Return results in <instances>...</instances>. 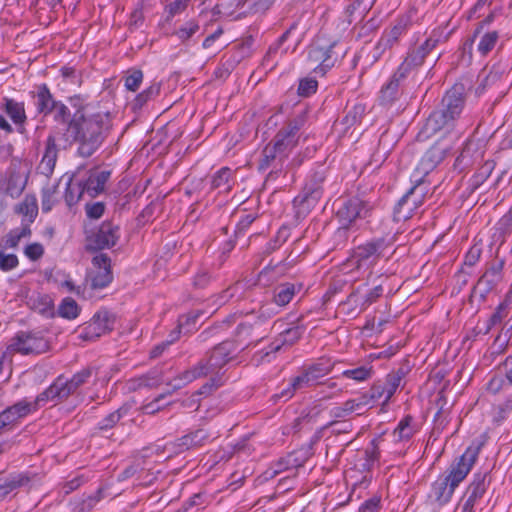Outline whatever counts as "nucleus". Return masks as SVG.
I'll use <instances>...</instances> for the list:
<instances>
[{
  "label": "nucleus",
  "mask_w": 512,
  "mask_h": 512,
  "mask_svg": "<svg viewBox=\"0 0 512 512\" xmlns=\"http://www.w3.org/2000/svg\"><path fill=\"white\" fill-rule=\"evenodd\" d=\"M126 412V409H119L115 412L110 413L107 417H105L100 423L99 427L101 430H108L112 428L119 420L122 418L123 413Z\"/></svg>",
  "instance_id": "nucleus-51"
},
{
  "label": "nucleus",
  "mask_w": 512,
  "mask_h": 512,
  "mask_svg": "<svg viewBox=\"0 0 512 512\" xmlns=\"http://www.w3.org/2000/svg\"><path fill=\"white\" fill-rule=\"evenodd\" d=\"M452 148L451 140L437 141L421 158L411 175L412 183H419L434 170L447 156Z\"/></svg>",
  "instance_id": "nucleus-6"
},
{
  "label": "nucleus",
  "mask_w": 512,
  "mask_h": 512,
  "mask_svg": "<svg viewBox=\"0 0 512 512\" xmlns=\"http://www.w3.org/2000/svg\"><path fill=\"white\" fill-rule=\"evenodd\" d=\"M295 294V286L290 283L283 284L279 287L278 292L275 295V302L284 306L288 304Z\"/></svg>",
  "instance_id": "nucleus-39"
},
{
  "label": "nucleus",
  "mask_w": 512,
  "mask_h": 512,
  "mask_svg": "<svg viewBox=\"0 0 512 512\" xmlns=\"http://www.w3.org/2000/svg\"><path fill=\"white\" fill-rule=\"evenodd\" d=\"M495 229L500 237H506L512 232V206L506 214H504L495 225Z\"/></svg>",
  "instance_id": "nucleus-40"
},
{
  "label": "nucleus",
  "mask_w": 512,
  "mask_h": 512,
  "mask_svg": "<svg viewBox=\"0 0 512 512\" xmlns=\"http://www.w3.org/2000/svg\"><path fill=\"white\" fill-rule=\"evenodd\" d=\"M334 44L326 43L322 39H317L308 50V62L310 68L320 75H324L326 71L333 66L331 59V50Z\"/></svg>",
  "instance_id": "nucleus-9"
},
{
  "label": "nucleus",
  "mask_w": 512,
  "mask_h": 512,
  "mask_svg": "<svg viewBox=\"0 0 512 512\" xmlns=\"http://www.w3.org/2000/svg\"><path fill=\"white\" fill-rule=\"evenodd\" d=\"M315 383H316V381L314 379H311V375L305 369L300 375L294 377L290 381V386H293L294 389L301 390V389L309 387Z\"/></svg>",
  "instance_id": "nucleus-45"
},
{
  "label": "nucleus",
  "mask_w": 512,
  "mask_h": 512,
  "mask_svg": "<svg viewBox=\"0 0 512 512\" xmlns=\"http://www.w3.org/2000/svg\"><path fill=\"white\" fill-rule=\"evenodd\" d=\"M90 376L91 370L83 369L74 374L71 379L58 377L53 384L37 397L36 401L37 403H42L63 400L75 392Z\"/></svg>",
  "instance_id": "nucleus-5"
},
{
  "label": "nucleus",
  "mask_w": 512,
  "mask_h": 512,
  "mask_svg": "<svg viewBox=\"0 0 512 512\" xmlns=\"http://www.w3.org/2000/svg\"><path fill=\"white\" fill-rule=\"evenodd\" d=\"M463 106L464 99L461 89L453 88L448 91L442 99L441 106L432 112L426 120L419 137L429 138L440 131H443L444 134L451 132L462 113Z\"/></svg>",
  "instance_id": "nucleus-3"
},
{
  "label": "nucleus",
  "mask_w": 512,
  "mask_h": 512,
  "mask_svg": "<svg viewBox=\"0 0 512 512\" xmlns=\"http://www.w3.org/2000/svg\"><path fill=\"white\" fill-rule=\"evenodd\" d=\"M54 117L57 121H65L69 116V109L62 102L55 101L53 106Z\"/></svg>",
  "instance_id": "nucleus-59"
},
{
  "label": "nucleus",
  "mask_w": 512,
  "mask_h": 512,
  "mask_svg": "<svg viewBox=\"0 0 512 512\" xmlns=\"http://www.w3.org/2000/svg\"><path fill=\"white\" fill-rule=\"evenodd\" d=\"M442 32L439 30H433L431 35L425 40V42L418 47L421 52H425L427 56L440 42Z\"/></svg>",
  "instance_id": "nucleus-46"
},
{
  "label": "nucleus",
  "mask_w": 512,
  "mask_h": 512,
  "mask_svg": "<svg viewBox=\"0 0 512 512\" xmlns=\"http://www.w3.org/2000/svg\"><path fill=\"white\" fill-rule=\"evenodd\" d=\"M236 350L237 348L232 342H222L213 349L206 364L200 365L194 370L185 371L178 378H175L171 383H169V385L174 390L180 389L182 386L192 382L197 377L217 372L233 357Z\"/></svg>",
  "instance_id": "nucleus-4"
},
{
  "label": "nucleus",
  "mask_w": 512,
  "mask_h": 512,
  "mask_svg": "<svg viewBox=\"0 0 512 512\" xmlns=\"http://www.w3.org/2000/svg\"><path fill=\"white\" fill-rule=\"evenodd\" d=\"M392 238L388 240L385 238L371 239L366 243L359 245L356 256H380L382 254H393L395 250L392 249Z\"/></svg>",
  "instance_id": "nucleus-17"
},
{
  "label": "nucleus",
  "mask_w": 512,
  "mask_h": 512,
  "mask_svg": "<svg viewBox=\"0 0 512 512\" xmlns=\"http://www.w3.org/2000/svg\"><path fill=\"white\" fill-rule=\"evenodd\" d=\"M388 389L385 384H376L374 385L370 393L367 394L368 401L370 402V406L373 407L376 402H382L383 405L387 404L393 395H387Z\"/></svg>",
  "instance_id": "nucleus-30"
},
{
  "label": "nucleus",
  "mask_w": 512,
  "mask_h": 512,
  "mask_svg": "<svg viewBox=\"0 0 512 512\" xmlns=\"http://www.w3.org/2000/svg\"><path fill=\"white\" fill-rule=\"evenodd\" d=\"M113 279L110 258H92L91 266L88 268L87 280L95 289L108 286Z\"/></svg>",
  "instance_id": "nucleus-12"
},
{
  "label": "nucleus",
  "mask_w": 512,
  "mask_h": 512,
  "mask_svg": "<svg viewBox=\"0 0 512 512\" xmlns=\"http://www.w3.org/2000/svg\"><path fill=\"white\" fill-rule=\"evenodd\" d=\"M401 382V377L398 375H389L387 377L386 382L384 383L386 388L388 389L387 395H394L397 391Z\"/></svg>",
  "instance_id": "nucleus-61"
},
{
  "label": "nucleus",
  "mask_w": 512,
  "mask_h": 512,
  "mask_svg": "<svg viewBox=\"0 0 512 512\" xmlns=\"http://www.w3.org/2000/svg\"><path fill=\"white\" fill-rule=\"evenodd\" d=\"M6 113L15 124H22L26 118L22 103L13 100H6Z\"/></svg>",
  "instance_id": "nucleus-32"
},
{
  "label": "nucleus",
  "mask_w": 512,
  "mask_h": 512,
  "mask_svg": "<svg viewBox=\"0 0 512 512\" xmlns=\"http://www.w3.org/2000/svg\"><path fill=\"white\" fill-rule=\"evenodd\" d=\"M86 195L84 186L82 184L80 174L77 173L68 178L66 182L65 201L68 206H72L79 202V200Z\"/></svg>",
  "instance_id": "nucleus-19"
},
{
  "label": "nucleus",
  "mask_w": 512,
  "mask_h": 512,
  "mask_svg": "<svg viewBox=\"0 0 512 512\" xmlns=\"http://www.w3.org/2000/svg\"><path fill=\"white\" fill-rule=\"evenodd\" d=\"M118 236V227L105 222L98 232L89 239L88 247L94 250L110 248L115 245Z\"/></svg>",
  "instance_id": "nucleus-16"
},
{
  "label": "nucleus",
  "mask_w": 512,
  "mask_h": 512,
  "mask_svg": "<svg viewBox=\"0 0 512 512\" xmlns=\"http://www.w3.org/2000/svg\"><path fill=\"white\" fill-rule=\"evenodd\" d=\"M110 175V171L99 169L90 170L83 176L80 175L86 195L94 198L102 193Z\"/></svg>",
  "instance_id": "nucleus-14"
},
{
  "label": "nucleus",
  "mask_w": 512,
  "mask_h": 512,
  "mask_svg": "<svg viewBox=\"0 0 512 512\" xmlns=\"http://www.w3.org/2000/svg\"><path fill=\"white\" fill-rule=\"evenodd\" d=\"M159 92H160V84L153 83L146 90H144L137 96L136 101L139 105H143L150 98L157 96L159 94Z\"/></svg>",
  "instance_id": "nucleus-53"
},
{
  "label": "nucleus",
  "mask_w": 512,
  "mask_h": 512,
  "mask_svg": "<svg viewBox=\"0 0 512 512\" xmlns=\"http://www.w3.org/2000/svg\"><path fill=\"white\" fill-rule=\"evenodd\" d=\"M364 2V0H356L354 1L351 5L347 6L346 8V13L348 14V17H349V22H352V19L351 17L353 16L354 12L356 10H359L358 11V16L359 18H362L363 15H364V12L368 9V6L369 4H365L362 8H361V5L362 3Z\"/></svg>",
  "instance_id": "nucleus-57"
},
{
  "label": "nucleus",
  "mask_w": 512,
  "mask_h": 512,
  "mask_svg": "<svg viewBox=\"0 0 512 512\" xmlns=\"http://www.w3.org/2000/svg\"><path fill=\"white\" fill-rule=\"evenodd\" d=\"M34 99L39 113L44 115L52 113L55 100L45 84L36 88Z\"/></svg>",
  "instance_id": "nucleus-21"
},
{
  "label": "nucleus",
  "mask_w": 512,
  "mask_h": 512,
  "mask_svg": "<svg viewBox=\"0 0 512 512\" xmlns=\"http://www.w3.org/2000/svg\"><path fill=\"white\" fill-rule=\"evenodd\" d=\"M442 32L439 30H433L431 35L425 40V42L418 47L421 52H425L427 56L440 42Z\"/></svg>",
  "instance_id": "nucleus-47"
},
{
  "label": "nucleus",
  "mask_w": 512,
  "mask_h": 512,
  "mask_svg": "<svg viewBox=\"0 0 512 512\" xmlns=\"http://www.w3.org/2000/svg\"><path fill=\"white\" fill-rule=\"evenodd\" d=\"M499 35L496 31L486 32L478 43V51L482 55L488 54L496 45Z\"/></svg>",
  "instance_id": "nucleus-35"
},
{
  "label": "nucleus",
  "mask_w": 512,
  "mask_h": 512,
  "mask_svg": "<svg viewBox=\"0 0 512 512\" xmlns=\"http://www.w3.org/2000/svg\"><path fill=\"white\" fill-rule=\"evenodd\" d=\"M365 213V206L363 202L358 198L348 199L343 202L342 206L338 209V217L341 226L335 233V237L342 240H347L348 227L357 219L363 216Z\"/></svg>",
  "instance_id": "nucleus-8"
},
{
  "label": "nucleus",
  "mask_w": 512,
  "mask_h": 512,
  "mask_svg": "<svg viewBox=\"0 0 512 512\" xmlns=\"http://www.w3.org/2000/svg\"><path fill=\"white\" fill-rule=\"evenodd\" d=\"M186 7L187 0H174L167 5L166 10L170 17H174L175 15L183 12Z\"/></svg>",
  "instance_id": "nucleus-58"
},
{
  "label": "nucleus",
  "mask_w": 512,
  "mask_h": 512,
  "mask_svg": "<svg viewBox=\"0 0 512 512\" xmlns=\"http://www.w3.org/2000/svg\"><path fill=\"white\" fill-rule=\"evenodd\" d=\"M32 410V405L24 402H19L12 407L2 411V427L7 424H10L21 418L26 416Z\"/></svg>",
  "instance_id": "nucleus-25"
},
{
  "label": "nucleus",
  "mask_w": 512,
  "mask_h": 512,
  "mask_svg": "<svg viewBox=\"0 0 512 512\" xmlns=\"http://www.w3.org/2000/svg\"><path fill=\"white\" fill-rule=\"evenodd\" d=\"M30 234V229L27 225H21L11 231L6 238V247L14 248L17 246L21 238L27 237Z\"/></svg>",
  "instance_id": "nucleus-42"
},
{
  "label": "nucleus",
  "mask_w": 512,
  "mask_h": 512,
  "mask_svg": "<svg viewBox=\"0 0 512 512\" xmlns=\"http://www.w3.org/2000/svg\"><path fill=\"white\" fill-rule=\"evenodd\" d=\"M318 83L313 78H304L300 81L298 87V93L301 96H310L317 90Z\"/></svg>",
  "instance_id": "nucleus-49"
},
{
  "label": "nucleus",
  "mask_w": 512,
  "mask_h": 512,
  "mask_svg": "<svg viewBox=\"0 0 512 512\" xmlns=\"http://www.w3.org/2000/svg\"><path fill=\"white\" fill-rule=\"evenodd\" d=\"M417 427L411 416H406L399 421L397 427L393 432L394 440L397 442L409 441L416 433Z\"/></svg>",
  "instance_id": "nucleus-24"
},
{
  "label": "nucleus",
  "mask_w": 512,
  "mask_h": 512,
  "mask_svg": "<svg viewBox=\"0 0 512 512\" xmlns=\"http://www.w3.org/2000/svg\"><path fill=\"white\" fill-rule=\"evenodd\" d=\"M27 177V165L21 161L13 162L7 171V194L11 197L19 196L26 186Z\"/></svg>",
  "instance_id": "nucleus-13"
},
{
  "label": "nucleus",
  "mask_w": 512,
  "mask_h": 512,
  "mask_svg": "<svg viewBox=\"0 0 512 512\" xmlns=\"http://www.w3.org/2000/svg\"><path fill=\"white\" fill-rule=\"evenodd\" d=\"M368 408H371V406L368 401L367 394H362L357 398L349 399L344 403V410L348 413V416L353 413L360 415Z\"/></svg>",
  "instance_id": "nucleus-27"
},
{
  "label": "nucleus",
  "mask_w": 512,
  "mask_h": 512,
  "mask_svg": "<svg viewBox=\"0 0 512 512\" xmlns=\"http://www.w3.org/2000/svg\"><path fill=\"white\" fill-rule=\"evenodd\" d=\"M297 337H298V330L297 329H289V330L285 331V333L282 335L283 339L280 340L281 343L279 341L274 342L271 345V351L272 352L278 351L282 344H285L288 341L290 343H292L293 340L296 339Z\"/></svg>",
  "instance_id": "nucleus-55"
},
{
  "label": "nucleus",
  "mask_w": 512,
  "mask_h": 512,
  "mask_svg": "<svg viewBox=\"0 0 512 512\" xmlns=\"http://www.w3.org/2000/svg\"><path fill=\"white\" fill-rule=\"evenodd\" d=\"M48 342L36 334H18L8 345V352L40 354L48 350Z\"/></svg>",
  "instance_id": "nucleus-10"
},
{
  "label": "nucleus",
  "mask_w": 512,
  "mask_h": 512,
  "mask_svg": "<svg viewBox=\"0 0 512 512\" xmlns=\"http://www.w3.org/2000/svg\"><path fill=\"white\" fill-rule=\"evenodd\" d=\"M506 315V306L500 305L490 318L489 328H491L492 326H496L497 324H500Z\"/></svg>",
  "instance_id": "nucleus-62"
},
{
  "label": "nucleus",
  "mask_w": 512,
  "mask_h": 512,
  "mask_svg": "<svg viewBox=\"0 0 512 512\" xmlns=\"http://www.w3.org/2000/svg\"><path fill=\"white\" fill-rule=\"evenodd\" d=\"M490 485L487 471H477L473 474L472 480L466 487L457 510L459 512H475V507L485 495Z\"/></svg>",
  "instance_id": "nucleus-7"
},
{
  "label": "nucleus",
  "mask_w": 512,
  "mask_h": 512,
  "mask_svg": "<svg viewBox=\"0 0 512 512\" xmlns=\"http://www.w3.org/2000/svg\"><path fill=\"white\" fill-rule=\"evenodd\" d=\"M199 30V25L194 20H189L185 22L182 26H180L175 32V36L181 41L186 42L189 40L197 31Z\"/></svg>",
  "instance_id": "nucleus-37"
},
{
  "label": "nucleus",
  "mask_w": 512,
  "mask_h": 512,
  "mask_svg": "<svg viewBox=\"0 0 512 512\" xmlns=\"http://www.w3.org/2000/svg\"><path fill=\"white\" fill-rule=\"evenodd\" d=\"M207 439V433L204 430H197L187 434L181 438V446L183 449H189L194 446L202 445Z\"/></svg>",
  "instance_id": "nucleus-36"
},
{
  "label": "nucleus",
  "mask_w": 512,
  "mask_h": 512,
  "mask_svg": "<svg viewBox=\"0 0 512 512\" xmlns=\"http://www.w3.org/2000/svg\"><path fill=\"white\" fill-rule=\"evenodd\" d=\"M231 176L232 171L229 168H221L214 174L212 179V186L214 188L221 189L224 192H228L231 188Z\"/></svg>",
  "instance_id": "nucleus-29"
},
{
  "label": "nucleus",
  "mask_w": 512,
  "mask_h": 512,
  "mask_svg": "<svg viewBox=\"0 0 512 512\" xmlns=\"http://www.w3.org/2000/svg\"><path fill=\"white\" fill-rule=\"evenodd\" d=\"M413 187L404 195L410 204L415 208H419L428 192V186L425 185L424 179L422 182L413 183Z\"/></svg>",
  "instance_id": "nucleus-26"
},
{
  "label": "nucleus",
  "mask_w": 512,
  "mask_h": 512,
  "mask_svg": "<svg viewBox=\"0 0 512 512\" xmlns=\"http://www.w3.org/2000/svg\"><path fill=\"white\" fill-rule=\"evenodd\" d=\"M399 75H394L393 79L387 83L381 90L382 99L386 102H390L394 99L398 90Z\"/></svg>",
  "instance_id": "nucleus-48"
},
{
  "label": "nucleus",
  "mask_w": 512,
  "mask_h": 512,
  "mask_svg": "<svg viewBox=\"0 0 512 512\" xmlns=\"http://www.w3.org/2000/svg\"><path fill=\"white\" fill-rule=\"evenodd\" d=\"M425 57V52H421L420 49L417 48L411 50L403 63L398 68L395 76L399 75L400 78H404L412 69L422 65Z\"/></svg>",
  "instance_id": "nucleus-23"
},
{
  "label": "nucleus",
  "mask_w": 512,
  "mask_h": 512,
  "mask_svg": "<svg viewBox=\"0 0 512 512\" xmlns=\"http://www.w3.org/2000/svg\"><path fill=\"white\" fill-rule=\"evenodd\" d=\"M479 447L469 446L450 466L446 474L439 476L431 485L428 499L432 504L443 507L450 502L456 488L467 477L475 465Z\"/></svg>",
  "instance_id": "nucleus-2"
},
{
  "label": "nucleus",
  "mask_w": 512,
  "mask_h": 512,
  "mask_svg": "<svg viewBox=\"0 0 512 512\" xmlns=\"http://www.w3.org/2000/svg\"><path fill=\"white\" fill-rule=\"evenodd\" d=\"M59 315L66 319H75L80 312V308L72 298H64L59 305Z\"/></svg>",
  "instance_id": "nucleus-34"
},
{
  "label": "nucleus",
  "mask_w": 512,
  "mask_h": 512,
  "mask_svg": "<svg viewBox=\"0 0 512 512\" xmlns=\"http://www.w3.org/2000/svg\"><path fill=\"white\" fill-rule=\"evenodd\" d=\"M57 186L51 185L47 186L43 189L42 196V210L44 212H49L53 206L57 203Z\"/></svg>",
  "instance_id": "nucleus-38"
},
{
  "label": "nucleus",
  "mask_w": 512,
  "mask_h": 512,
  "mask_svg": "<svg viewBox=\"0 0 512 512\" xmlns=\"http://www.w3.org/2000/svg\"><path fill=\"white\" fill-rule=\"evenodd\" d=\"M333 363L329 359L321 358L311 366H309L306 370L311 375V379H314L316 382L327 375L332 369Z\"/></svg>",
  "instance_id": "nucleus-28"
},
{
  "label": "nucleus",
  "mask_w": 512,
  "mask_h": 512,
  "mask_svg": "<svg viewBox=\"0 0 512 512\" xmlns=\"http://www.w3.org/2000/svg\"><path fill=\"white\" fill-rule=\"evenodd\" d=\"M70 103L77 110L68 124L67 137L80 143L82 155L90 156L101 145L110 127L109 115L92 113L79 97L71 98Z\"/></svg>",
  "instance_id": "nucleus-1"
},
{
  "label": "nucleus",
  "mask_w": 512,
  "mask_h": 512,
  "mask_svg": "<svg viewBox=\"0 0 512 512\" xmlns=\"http://www.w3.org/2000/svg\"><path fill=\"white\" fill-rule=\"evenodd\" d=\"M303 123V118L295 119L294 121L290 122L286 128L277 134L275 142L276 147H278L280 151L285 153L299 143L301 139L299 131Z\"/></svg>",
  "instance_id": "nucleus-15"
},
{
  "label": "nucleus",
  "mask_w": 512,
  "mask_h": 512,
  "mask_svg": "<svg viewBox=\"0 0 512 512\" xmlns=\"http://www.w3.org/2000/svg\"><path fill=\"white\" fill-rule=\"evenodd\" d=\"M408 25L409 20L401 18L393 26L386 29L374 48V57H381L387 50L397 45L401 36L406 33Z\"/></svg>",
  "instance_id": "nucleus-11"
},
{
  "label": "nucleus",
  "mask_w": 512,
  "mask_h": 512,
  "mask_svg": "<svg viewBox=\"0 0 512 512\" xmlns=\"http://www.w3.org/2000/svg\"><path fill=\"white\" fill-rule=\"evenodd\" d=\"M416 209L403 196L394 209V219L396 221H406L410 219Z\"/></svg>",
  "instance_id": "nucleus-31"
},
{
  "label": "nucleus",
  "mask_w": 512,
  "mask_h": 512,
  "mask_svg": "<svg viewBox=\"0 0 512 512\" xmlns=\"http://www.w3.org/2000/svg\"><path fill=\"white\" fill-rule=\"evenodd\" d=\"M26 478L20 474L8 476L2 484V497L13 493L24 484Z\"/></svg>",
  "instance_id": "nucleus-41"
},
{
  "label": "nucleus",
  "mask_w": 512,
  "mask_h": 512,
  "mask_svg": "<svg viewBox=\"0 0 512 512\" xmlns=\"http://www.w3.org/2000/svg\"><path fill=\"white\" fill-rule=\"evenodd\" d=\"M342 376L348 379H352L356 382H364L371 378L372 367L360 366L353 369H347L342 372Z\"/></svg>",
  "instance_id": "nucleus-33"
},
{
  "label": "nucleus",
  "mask_w": 512,
  "mask_h": 512,
  "mask_svg": "<svg viewBox=\"0 0 512 512\" xmlns=\"http://www.w3.org/2000/svg\"><path fill=\"white\" fill-rule=\"evenodd\" d=\"M57 154H58V150H57L54 138L49 137L47 139L44 155H43L41 162L38 166L40 173H42L46 176H49L50 174H52L55 164H56Z\"/></svg>",
  "instance_id": "nucleus-20"
},
{
  "label": "nucleus",
  "mask_w": 512,
  "mask_h": 512,
  "mask_svg": "<svg viewBox=\"0 0 512 512\" xmlns=\"http://www.w3.org/2000/svg\"><path fill=\"white\" fill-rule=\"evenodd\" d=\"M16 212L23 216L22 225L29 226L38 214L37 199L33 195H27L21 203L16 206Z\"/></svg>",
  "instance_id": "nucleus-22"
},
{
  "label": "nucleus",
  "mask_w": 512,
  "mask_h": 512,
  "mask_svg": "<svg viewBox=\"0 0 512 512\" xmlns=\"http://www.w3.org/2000/svg\"><path fill=\"white\" fill-rule=\"evenodd\" d=\"M59 287L62 289H65V291H67V292H73L77 295H79L81 292V287L75 286L73 281L69 277H65V276H64L63 280H59Z\"/></svg>",
  "instance_id": "nucleus-63"
},
{
  "label": "nucleus",
  "mask_w": 512,
  "mask_h": 512,
  "mask_svg": "<svg viewBox=\"0 0 512 512\" xmlns=\"http://www.w3.org/2000/svg\"><path fill=\"white\" fill-rule=\"evenodd\" d=\"M44 248L39 243H33L25 248V256H42Z\"/></svg>",
  "instance_id": "nucleus-64"
},
{
  "label": "nucleus",
  "mask_w": 512,
  "mask_h": 512,
  "mask_svg": "<svg viewBox=\"0 0 512 512\" xmlns=\"http://www.w3.org/2000/svg\"><path fill=\"white\" fill-rule=\"evenodd\" d=\"M380 498L372 497L366 500L360 507L359 512H379Z\"/></svg>",
  "instance_id": "nucleus-60"
},
{
  "label": "nucleus",
  "mask_w": 512,
  "mask_h": 512,
  "mask_svg": "<svg viewBox=\"0 0 512 512\" xmlns=\"http://www.w3.org/2000/svg\"><path fill=\"white\" fill-rule=\"evenodd\" d=\"M165 397H166L165 394H160L153 401L145 404L143 406L144 413L145 414H154V413L158 412L159 410H161L163 408V406L166 404V403H162V401L165 399Z\"/></svg>",
  "instance_id": "nucleus-54"
},
{
  "label": "nucleus",
  "mask_w": 512,
  "mask_h": 512,
  "mask_svg": "<svg viewBox=\"0 0 512 512\" xmlns=\"http://www.w3.org/2000/svg\"><path fill=\"white\" fill-rule=\"evenodd\" d=\"M111 329L112 327L109 314L107 312H99L94 315L87 326L86 336L89 338L99 337Z\"/></svg>",
  "instance_id": "nucleus-18"
},
{
  "label": "nucleus",
  "mask_w": 512,
  "mask_h": 512,
  "mask_svg": "<svg viewBox=\"0 0 512 512\" xmlns=\"http://www.w3.org/2000/svg\"><path fill=\"white\" fill-rule=\"evenodd\" d=\"M277 153L281 154L283 152L276 147V142L274 145H267L263 150L262 159L260 160V169L268 168L271 161L275 159Z\"/></svg>",
  "instance_id": "nucleus-44"
},
{
  "label": "nucleus",
  "mask_w": 512,
  "mask_h": 512,
  "mask_svg": "<svg viewBox=\"0 0 512 512\" xmlns=\"http://www.w3.org/2000/svg\"><path fill=\"white\" fill-rule=\"evenodd\" d=\"M143 81V73L140 70L131 71L124 79V85L127 90L135 92L139 89Z\"/></svg>",
  "instance_id": "nucleus-43"
},
{
  "label": "nucleus",
  "mask_w": 512,
  "mask_h": 512,
  "mask_svg": "<svg viewBox=\"0 0 512 512\" xmlns=\"http://www.w3.org/2000/svg\"><path fill=\"white\" fill-rule=\"evenodd\" d=\"M182 327H183V322H182V319H180L178 329L173 331V332H171V334L169 336V340H167L166 342H163L160 345H157L152 350V352H151L152 353V357L159 356L164 351V349L166 348L167 345L175 342L179 338V336H180Z\"/></svg>",
  "instance_id": "nucleus-50"
},
{
  "label": "nucleus",
  "mask_w": 512,
  "mask_h": 512,
  "mask_svg": "<svg viewBox=\"0 0 512 512\" xmlns=\"http://www.w3.org/2000/svg\"><path fill=\"white\" fill-rule=\"evenodd\" d=\"M105 210V206L102 202H96L86 205V214L91 219H99Z\"/></svg>",
  "instance_id": "nucleus-56"
},
{
  "label": "nucleus",
  "mask_w": 512,
  "mask_h": 512,
  "mask_svg": "<svg viewBox=\"0 0 512 512\" xmlns=\"http://www.w3.org/2000/svg\"><path fill=\"white\" fill-rule=\"evenodd\" d=\"M502 267L503 262H500L497 267H493L490 270L486 271L479 280V285H489L498 281L500 278V270L502 269Z\"/></svg>",
  "instance_id": "nucleus-52"
}]
</instances>
